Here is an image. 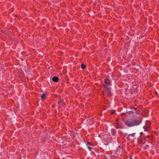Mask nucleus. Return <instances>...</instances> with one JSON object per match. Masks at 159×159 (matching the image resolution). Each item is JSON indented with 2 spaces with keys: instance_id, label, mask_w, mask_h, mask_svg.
<instances>
[{
  "instance_id": "obj_1",
  "label": "nucleus",
  "mask_w": 159,
  "mask_h": 159,
  "mask_svg": "<svg viewBox=\"0 0 159 159\" xmlns=\"http://www.w3.org/2000/svg\"><path fill=\"white\" fill-rule=\"evenodd\" d=\"M125 124L129 127L137 126L141 123V121L136 119H129L125 121Z\"/></svg>"
},
{
  "instance_id": "obj_2",
  "label": "nucleus",
  "mask_w": 159,
  "mask_h": 159,
  "mask_svg": "<svg viewBox=\"0 0 159 159\" xmlns=\"http://www.w3.org/2000/svg\"><path fill=\"white\" fill-rule=\"evenodd\" d=\"M104 81L103 86L105 88V91L108 95H110L111 93V90L109 86L111 85L110 80L108 78H106L104 80Z\"/></svg>"
},
{
  "instance_id": "obj_3",
  "label": "nucleus",
  "mask_w": 159,
  "mask_h": 159,
  "mask_svg": "<svg viewBox=\"0 0 159 159\" xmlns=\"http://www.w3.org/2000/svg\"><path fill=\"white\" fill-rule=\"evenodd\" d=\"M52 80L53 82H57L58 80V78L56 76H54L52 78Z\"/></svg>"
},
{
  "instance_id": "obj_4",
  "label": "nucleus",
  "mask_w": 159,
  "mask_h": 159,
  "mask_svg": "<svg viewBox=\"0 0 159 159\" xmlns=\"http://www.w3.org/2000/svg\"><path fill=\"white\" fill-rule=\"evenodd\" d=\"M46 98V95L45 94L43 93L42 94L41 96V98L42 100H44Z\"/></svg>"
},
{
  "instance_id": "obj_5",
  "label": "nucleus",
  "mask_w": 159,
  "mask_h": 159,
  "mask_svg": "<svg viewBox=\"0 0 159 159\" xmlns=\"http://www.w3.org/2000/svg\"><path fill=\"white\" fill-rule=\"evenodd\" d=\"M63 100H60V101L58 102V104L59 105V106H60L61 105V103L62 102Z\"/></svg>"
},
{
  "instance_id": "obj_6",
  "label": "nucleus",
  "mask_w": 159,
  "mask_h": 159,
  "mask_svg": "<svg viewBox=\"0 0 159 159\" xmlns=\"http://www.w3.org/2000/svg\"><path fill=\"white\" fill-rule=\"evenodd\" d=\"M85 67V65L84 64H82L81 65V68L82 69H84Z\"/></svg>"
},
{
  "instance_id": "obj_7",
  "label": "nucleus",
  "mask_w": 159,
  "mask_h": 159,
  "mask_svg": "<svg viewBox=\"0 0 159 159\" xmlns=\"http://www.w3.org/2000/svg\"><path fill=\"white\" fill-rule=\"evenodd\" d=\"M143 128L145 131H148V130L147 129V127H146L145 126H143Z\"/></svg>"
},
{
  "instance_id": "obj_8",
  "label": "nucleus",
  "mask_w": 159,
  "mask_h": 159,
  "mask_svg": "<svg viewBox=\"0 0 159 159\" xmlns=\"http://www.w3.org/2000/svg\"><path fill=\"white\" fill-rule=\"evenodd\" d=\"M135 134V133H133L132 134H129L128 135V136L129 137H130V136H134V135Z\"/></svg>"
},
{
  "instance_id": "obj_9",
  "label": "nucleus",
  "mask_w": 159,
  "mask_h": 159,
  "mask_svg": "<svg viewBox=\"0 0 159 159\" xmlns=\"http://www.w3.org/2000/svg\"><path fill=\"white\" fill-rule=\"evenodd\" d=\"M129 113V114H133V112L132 111H129L128 112Z\"/></svg>"
},
{
  "instance_id": "obj_10",
  "label": "nucleus",
  "mask_w": 159,
  "mask_h": 159,
  "mask_svg": "<svg viewBox=\"0 0 159 159\" xmlns=\"http://www.w3.org/2000/svg\"><path fill=\"white\" fill-rule=\"evenodd\" d=\"M88 148L89 151H91V148L90 147H89V146H88Z\"/></svg>"
},
{
  "instance_id": "obj_11",
  "label": "nucleus",
  "mask_w": 159,
  "mask_h": 159,
  "mask_svg": "<svg viewBox=\"0 0 159 159\" xmlns=\"http://www.w3.org/2000/svg\"><path fill=\"white\" fill-rule=\"evenodd\" d=\"M140 134L141 135H142L143 134V133L141 132L140 133Z\"/></svg>"
},
{
  "instance_id": "obj_12",
  "label": "nucleus",
  "mask_w": 159,
  "mask_h": 159,
  "mask_svg": "<svg viewBox=\"0 0 159 159\" xmlns=\"http://www.w3.org/2000/svg\"><path fill=\"white\" fill-rule=\"evenodd\" d=\"M114 111H112V113H111V114H113L114 113Z\"/></svg>"
},
{
  "instance_id": "obj_13",
  "label": "nucleus",
  "mask_w": 159,
  "mask_h": 159,
  "mask_svg": "<svg viewBox=\"0 0 159 159\" xmlns=\"http://www.w3.org/2000/svg\"><path fill=\"white\" fill-rule=\"evenodd\" d=\"M98 136H99V137H101V135H99Z\"/></svg>"
},
{
  "instance_id": "obj_14",
  "label": "nucleus",
  "mask_w": 159,
  "mask_h": 159,
  "mask_svg": "<svg viewBox=\"0 0 159 159\" xmlns=\"http://www.w3.org/2000/svg\"><path fill=\"white\" fill-rule=\"evenodd\" d=\"M89 144V143H88L87 144V145H88Z\"/></svg>"
},
{
  "instance_id": "obj_15",
  "label": "nucleus",
  "mask_w": 159,
  "mask_h": 159,
  "mask_svg": "<svg viewBox=\"0 0 159 159\" xmlns=\"http://www.w3.org/2000/svg\"><path fill=\"white\" fill-rule=\"evenodd\" d=\"M134 110H136V108H134Z\"/></svg>"
},
{
  "instance_id": "obj_16",
  "label": "nucleus",
  "mask_w": 159,
  "mask_h": 159,
  "mask_svg": "<svg viewBox=\"0 0 159 159\" xmlns=\"http://www.w3.org/2000/svg\"><path fill=\"white\" fill-rule=\"evenodd\" d=\"M129 159H133L132 158H129Z\"/></svg>"
}]
</instances>
